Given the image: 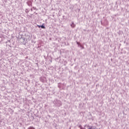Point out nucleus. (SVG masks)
<instances>
[{
  "instance_id": "f257e3e1",
  "label": "nucleus",
  "mask_w": 129,
  "mask_h": 129,
  "mask_svg": "<svg viewBox=\"0 0 129 129\" xmlns=\"http://www.w3.org/2000/svg\"><path fill=\"white\" fill-rule=\"evenodd\" d=\"M53 103L55 104L56 106H60V105H61V102L58 100H54Z\"/></svg>"
},
{
  "instance_id": "f03ea898",
  "label": "nucleus",
  "mask_w": 129,
  "mask_h": 129,
  "mask_svg": "<svg viewBox=\"0 0 129 129\" xmlns=\"http://www.w3.org/2000/svg\"><path fill=\"white\" fill-rule=\"evenodd\" d=\"M72 28H75L76 27V25L74 24V22H72V24L71 25Z\"/></svg>"
},
{
  "instance_id": "7ed1b4c3",
  "label": "nucleus",
  "mask_w": 129,
  "mask_h": 129,
  "mask_svg": "<svg viewBox=\"0 0 129 129\" xmlns=\"http://www.w3.org/2000/svg\"><path fill=\"white\" fill-rule=\"evenodd\" d=\"M40 28L41 29H45L46 27H45V26H44L43 25L40 26Z\"/></svg>"
},
{
  "instance_id": "20e7f679",
  "label": "nucleus",
  "mask_w": 129,
  "mask_h": 129,
  "mask_svg": "<svg viewBox=\"0 0 129 129\" xmlns=\"http://www.w3.org/2000/svg\"><path fill=\"white\" fill-rule=\"evenodd\" d=\"M79 127H80V129H83V127H82V125H79Z\"/></svg>"
},
{
  "instance_id": "39448f33",
  "label": "nucleus",
  "mask_w": 129,
  "mask_h": 129,
  "mask_svg": "<svg viewBox=\"0 0 129 129\" xmlns=\"http://www.w3.org/2000/svg\"><path fill=\"white\" fill-rule=\"evenodd\" d=\"M28 129H35V128L33 127H30Z\"/></svg>"
},
{
  "instance_id": "423d86ee",
  "label": "nucleus",
  "mask_w": 129,
  "mask_h": 129,
  "mask_svg": "<svg viewBox=\"0 0 129 129\" xmlns=\"http://www.w3.org/2000/svg\"><path fill=\"white\" fill-rule=\"evenodd\" d=\"M77 45H79L80 43L77 41Z\"/></svg>"
},
{
  "instance_id": "0eeeda50",
  "label": "nucleus",
  "mask_w": 129,
  "mask_h": 129,
  "mask_svg": "<svg viewBox=\"0 0 129 129\" xmlns=\"http://www.w3.org/2000/svg\"><path fill=\"white\" fill-rule=\"evenodd\" d=\"M37 26L38 27V28H41V26L40 25H37Z\"/></svg>"
},
{
  "instance_id": "6e6552de",
  "label": "nucleus",
  "mask_w": 129,
  "mask_h": 129,
  "mask_svg": "<svg viewBox=\"0 0 129 129\" xmlns=\"http://www.w3.org/2000/svg\"><path fill=\"white\" fill-rule=\"evenodd\" d=\"M82 49H84V47L82 46Z\"/></svg>"
},
{
  "instance_id": "1a4fd4ad",
  "label": "nucleus",
  "mask_w": 129,
  "mask_h": 129,
  "mask_svg": "<svg viewBox=\"0 0 129 129\" xmlns=\"http://www.w3.org/2000/svg\"><path fill=\"white\" fill-rule=\"evenodd\" d=\"M31 11H33V10H32V9H31Z\"/></svg>"
},
{
  "instance_id": "9d476101",
  "label": "nucleus",
  "mask_w": 129,
  "mask_h": 129,
  "mask_svg": "<svg viewBox=\"0 0 129 129\" xmlns=\"http://www.w3.org/2000/svg\"><path fill=\"white\" fill-rule=\"evenodd\" d=\"M23 40H25V38H24Z\"/></svg>"
}]
</instances>
